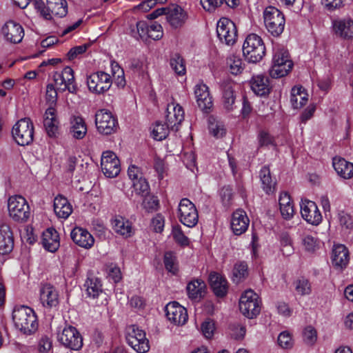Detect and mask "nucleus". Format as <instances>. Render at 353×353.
I'll return each mask as SVG.
<instances>
[{
	"mask_svg": "<svg viewBox=\"0 0 353 353\" xmlns=\"http://www.w3.org/2000/svg\"><path fill=\"white\" fill-rule=\"evenodd\" d=\"M265 52V45L261 37L256 34H250L247 36L243 45V54L248 62L260 61Z\"/></svg>",
	"mask_w": 353,
	"mask_h": 353,
	"instance_id": "obj_1",
	"label": "nucleus"
},
{
	"mask_svg": "<svg viewBox=\"0 0 353 353\" xmlns=\"http://www.w3.org/2000/svg\"><path fill=\"white\" fill-rule=\"evenodd\" d=\"M263 21L268 32L273 37L280 36L285 28L284 14L276 8L268 6L263 11Z\"/></svg>",
	"mask_w": 353,
	"mask_h": 353,
	"instance_id": "obj_2",
	"label": "nucleus"
},
{
	"mask_svg": "<svg viewBox=\"0 0 353 353\" xmlns=\"http://www.w3.org/2000/svg\"><path fill=\"white\" fill-rule=\"evenodd\" d=\"M273 50L272 62L269 73L272 78H281L288 74L292 70L293 63L287 50L279 48H274Z\"/></svg>",
	"mask_w": 353,
	"mask_h": 353,
	"instance_id": "obj_3",
	"label": "nucleus"
},
{
	"mask_svg": "<svg viewBox=\"0 0 353 353\" xmlns=\"http://www.w3.org/2000/svg\"><path fill=\"white\" fill-rule=\"evenodd\" d=\"M239 306L243 316L248 319H253L259 314L261 302L256 292L252 290H247L241 294Z\"/></svg>",
	"mask_w": 353,
	"mask_h": 353,
	"instance_id": "obj_4",
	"label": "nucleus"
},
{
	"mask_svg": "<svg viewBox=\"0 0 353 353\" xmlns=\"http://www.w3.org/2000/svg\"><path fill=\"white\" fill-rule=\"evenodd\" d=\"M128 344L137 353H146L150 350L149 341L145 332L137 325H130L126 331Z\"/></svg>",
	"mask_w": 353,
	"mask_h": 353,
	"instance_id": "obj_5",
	"label": "nucleus"
},
{
	"mask_svg": "<svg viewBox=\"0 0 353 353\" xmlns=\"http://www.w3.org/2000/svg\"><path fill=\"white\" fill-rule=\"evenodd\" d=\"M57 340L71 350H79L83 346V338L76 327L65 325L57 332Z\"/></svg>",
	"mask_w": 353,
	"mask_h": 353,
	"instance_id": "obj_6",
	"label": "nucleus"
},
{
	"mask_svg": "<svg viewBox=\"0 0 353 353\" xmlns=\"http://www.w3.org/2000/svg\"><path fill=\"white\" fill-rule=\"evenodd\" d=\"M112 84V79L111 76L103 71L94 72L87 78L88 89L94 94H103L110 90Z\"/></svg>",
	"mask_w": 353,
	"mask_h": 353,
	"instance_id": "obj_7",
	"label": "nucleus"
},
{
	"mask_svg": "<svg viewBox=\"0 0 353 353\" xmlns=\"http://www.w3.org/2000/svg\"><path fill=\"white\" fill-rule=\"evenodd\" d=\"M178 216L181 223L188 228L196 225L199 214L194 204L188 199H182L178 207Z\"/></svg>",
	"mask_w": 353,
	"mask_h": 353,
	"instance_id": "obj_8",
	"label": "nucleus"
},
{
	"mask_svg": "<svg viewBox=\"0 0 353 353\" xmlns=\"http://www.w3.org/2000/svg\"><path fill=\"white\" fill-rule=\"evenodd\" d=\"M53 80L59 91L68 90L70 92L74 93L77 90L74 71L70 67H65L62 71L54 72Z\"/></svg>",
	"mask_w": 353,
	"mask_h": 353,
	"instance_id": "obj_9",
	"label": "nucleus"
},
{
	"mask_svg": "<svg viewBox=\"0 0 353 353\" xmlns=\"http://www.w3.org/2000/svg\"><path fill=\"white\" fill-rule=\"evenodd\" d=\"M217 36L222 43L228 46L233 45L237 38L235 24L228 18H221L217 23Z\"/></svg>",
	"mask_w": 353,
	"mask_h": 353,
	"instance_id": "obj_10",
	"label": "nucleus"
},
{
	"mask_svg": "<svg viewBox=\"0 0 353 353\" xmlns=\"http://www.w3.org/2000/svg\"><path fill=\"white\" fill-rule=\"evenodd\" d=\"M95 124L99 133L108 135L114 132L117 128V120L112 114L102 109L95 114Z\"/></svg>",
	"mask_w": 353,
	"mask_h": 353,
	"instance_id": "obj_11",
	"label": "nucleus"
},
{
	"mask_svg": "<svg viewBox=\"0 0 353 353\" xmlns=\"http://www.w3.org/2000/svg\"><path fill=\"white\" fill-rule=\"evenodd\" d=\"M101 167L104 175L108 178L116 177L121 171L119 159L113 152L110 150L103 152Z\"/></svg>",
	"mask_w": 353,
	"mask_h": 353,
	"instance_id": "obj_12",
	"label": "nucleus"
},
{
	"mask_svg": "<svg viewBox=\"0 0 353 353\" xmlns=\"http://www.w3.org/2000/svg\"><path fill=\"white\" fill-rule=\"evenodd\" d=\"M300 207L301 216L308 223L318 225L321 222L322 215L314 201L302 200Z\"/></svg>",
	"mask_w": 353,
	"mask_h": 353,
	"instance_id": "obj_13",
	"label": "nucleus"
},
{
	"mask_svg": "<svg viewBox=\"0 0 353 353\" xmlns=\"http://www.w3.org/2000/svg\"><path fill=\"white\" fill-rule=\"evenodd\" d=\"M165 312L167 319L174 325H183L188 320L186 309L176 301L168 303Z\"/></svg>",
	"mask_w": 353,
	"mask_h": 353,
	"instance_id": "obj_14",
	"label": "nucleus"
},
{
	"mask_svg": "<svg viewBox=\"0 0 353 353\" xmlns=\"http://www.w3.org/2000/svg\"><path fill=\"white\" fill-rule=\"evenodd\" d=\"M165 118L170 130L177 131L179 126L184 119V110L182 106L175 102L168 103Z\"/></svg>",
	"mask_w": 353,
	"mask_h": 353,
	"instance_id": "obj_15",
	"label": "nucleus"
},
{
	"mask_svg": "<svg viewBox=\"0 0 353 353\" xmlns=\"http://www.w3.org/2000/svg\"><path fill=\"white\" fill-rule=\"evenodd\" d=\"M194 93L199 108L203 112H208L213 105L208 87L203 82L198 83L194 86Z\"/></svg>",
	"mask_w": 353,
	"mask_h": 353,
	"instance_id": "obj_16",
	"label": "nucleus"
},
{
	"mask_svg": "<svg viewBox=\"0 0 353 353\" xmlns=\"http://www.w3.org/2000/svg\"><path fill=\"white\" fill-rule=\"evenodd\" d=\"M333 33L343 39L353 38V19L350 18L336 19L332 21Z\"/></svg>",
	"mask_w": 353,
	"mask_h": 353,
	"instance_id": "obj_17",
	"label": "nucleus"
},
{
	"mask_svg": "<svg viewBox=\"0 0 353 353\" xmlns=\"http://www.w3.org/2000/svg\"><path fill=\"white\" fill-rule=\"evenodd\" d=\"M73 242L78 246L89 250L94 245V239L93 236L83 228L76 227L70 233Z\"/></svg>",
	"mask_w": 353,
	"mask_h": 353,
	"instance_id": "obj_18",
	"label": "nucleus"
},
{
	"mask_svg": "<svg viewBox=\"0 0 353 353\" xmlns=\"http://www.w3.org/2000/svg\"><path fill=\"white\" fill-rule=\"evenodd\" d=\"M250 223V219L246 212L238 209L234 211L231 219V229L235 235H241L246 232Z\"/></svg>",
	"mask_w": 353,
	"mask_h": 353,
	"instance_id": "obj_19",
	"label": "nucleus"
},
{
	"mask_svg": "<svg viewBox=\"0 0 353 353\" xmlns=\"http://www.w3.org/2000/svg\"><path fill=\"white\" fill-rule=\"evenodd\" d=\"M111 225L114 232L125 239L131 237L134 234L132 223L121 216H115L112 218Z\"/></svg>",
	"mask_w": 353,
	"mask_h": 353,
	"instance_id": "obj_20",
	"label": "nucleus"
},
{
	"mask_svg": "<svg viewBox=\"0 0 353 353\" xmlns=\"http://www.w3.org/2000/svg\"><path fill=\"white\" fill-rule=\"evenodd\" d=\"M1 32L4 38L13 43H19L22 41V26L20 23L14 21H7L1 28Z\"/></svg>",
	"mask_w": 353,
	"mask_h": 353,
	"instance_id": "obj_21",
	"label": "nucleus"
},
{
	"mask_svg": "<svg viewBox=\"0 0 353 353\" xmlns=\"http://www.w3.org/2000/svg\"><path fill=\"white\" fill-rule=\"evenodd\" d=\"M40 300L46 307H54L59 304V294L50 284H44L40 289Z\"/></svg>",
	"mask_w": 353,
	"mask_h": 353,
	"instance_id": "obj_22",
	"label": "nucleus"
},
{
	"mask_svg": "<svg viewBox=\"0 0 353 353\" xmlns=\"http://www.w3.org/2000/svg\"><path fill=\"white\" fill-rule=\"evenodd\" d=\"M43 125L50 137H57L59 134V120L54 107H49L43 116Z\"/></svg>",
	"mask_w": 353,
	"mask_h": 353,
	"instance_id": "obj_23",
	"label": "nucleus"
},
{
	"mask_svg": "<svg viewBox=\"0 0 353 353\" xmlns=\"http://www.w3.org/2000/svg\"><path fill=\"white\" fill-rule=\"evenodd\" d=\"M23 334L32 335L36 333L39 328L38 317L33 309L23 305Z\"/></svg>",
	"mask_w": 353,
	"mask_h": 353,
	"instance_id": "obj_24",
	"label": "nucleus"
},
{
	"mask_svg": "<svg viewBox=\"0 0 353 353\" xmlns=\"http://www.w3.org/2000/svg\"><path fill=\"white\" fill-rule=\"evenodd\" d=\"M166 19L173 28L181 27L187 19L186 12L183 9L177 5L167 8Z\"/></svg>",
	"mask_w": 353,
	"mask_h": 353,
	"instance_id": "obj_25",
	"label": "nucleus"
},
{
	"mask_svg": "<svg viewBox=\"0 0 353 353\" xmlns=\"http://www.w3.org/2000/svg\"><path fill=\"white\" fill-rule=\"evenodd\" d=\"M42 245L47 251L55 252L60 246V239L57 231L53 228H48L43 232Z\"/></svg>",
	"mask_w": 353,
	"mask_h": 353,
	"instance_id": "obj_26",
	"label": "nucleus"
},
{
	"mask_svg": "<svg viewBox=\"0 0 353 353\" xmlns=\"http://www.w3.org/2000/svg\"><path fill=\"white\" fill-rule=\"evenodd\" d=\"M210 286L216 296L223 297L228 290V283L226 279L216 272H212L209 276Z\"/></svg>",
	"mask_w": 353,
	"mask_h": 353,
	"instance_id": "obj_27",
	"label": "nucleus"
},
{
	"mask_svg": "<svg viewBox=\"0 0 353 353\" xmlns=\"http://www.w3.org/2000/svg\"><path fill=\"white\" fill-rule=\"evenodd\" d=\"M332 265L340 269L345 268L349 262V252L342 244L335 245L332 254Z\"/></svg>",
	"mask_w": 353,
	"mask_h": 353,
	"instance_id": "obj_28",
	"label": "nucleus"
},
{
	"mask_svg": "<svg viewBox=\"0 0 353 353\" xmlns=\"http://www.w3.org/2000/svg\"><path fill=\"white\" fill-rule=\"evenodd\" d=\"M14 247L12 233L6 224L0 225V254L10 253Z\"/></svg>",
	"mask_w": 353,
	"mask_h": 353,
	"instance_id": "obj_29",
	"label": "nucleus"
},
{
	"mask_svg": "<svg viewBox=\"0 0 353 353\" xmlns=\"http://www.w3.org/2000/svg\"><path fill=\"white\" fill-rule=\"evenodd\" d=\"M234 83L230 80L223 81L221 83L222 103L227 111H231L234 109L236 98L234 94Z\"/></svg>",
	"mask_w": 353,
	"mask_h": 353,
	"instance_id": "obj_30",
	"label": "nucleus"
},
{
	"mask_svg": "<svg viewBox=\"0 0 353 353\" xmlns=\"http://www.w3.org/2000/svg\"><path fill=\"white\" fill-rule=\"evenodd\" d=\"M332 165L341 178L349 179L353 176V163L347 161L345 159L340 157H334Z\"/></svg>",
	"mask_w": 353,
	"mask_h": 353,
	"instance_id": "obj_31",
	"label": "nucleus"
},
{
	"mask_svg": "<svg viewBox=\"0 0 353 353\" xmlns=\"http://www.w3.org/2000/svg\"><path fill=\"white\" fill-rule=\"evenodd\" d=\"M252 90L258 96H265L270 90L268 77L259 74L254 76L250 81Z\"/></svg>",
	"mask_w": 353,
	"mask_h": 353,
	"instance_id": "obj_32",
	"label": "nucleus"
},
{
	"mask_svg": "<svg viewBox=\"0 0 353 353\" xmlns=\"http://www.w3.org/2000/svg\"><path fill=\"white\" fill-rule=\"evenodd\" d=\"M54 211L59 218L67 219L72 212V208L68 199L59 195L54 200Z\"/></svg>",
	"mask_w": 353,
	"mask_h": 353,
	"instance_id": "obj_33",
	"label": "nucleus"
},
{
	"mask_svg": "<svg viewBox=\"0 0 353 353\" xmlns=\"http://www.w3.org/2000/svg\"><path fill=\"white\" fill-rule=\"evenodd\" d=\"M308 101V94L301 85H295L292 88L290 103L294 109H300Z\"/></svg>",
	"mask_w": 353,
	"mask_h": 353,
	"instance_id": "obj_34",
	"label": "nucleus"
},
{
	"mask_svg": "<svg viewBox=\"0 0 353 353\" xmlns=\"http://www.w3.org/2000/svg\"><path fill=\"white\" fill-rule=\"evenodd\" d=\"M22 196L14 195L9 198L8 209L9 216L14 221L19 222L22 220Z\"/></svg>",
	"mask_w": 353,
	"mask_h": 353,
	"instance_id": "obj_35",
	"label": "nucleus"
},
{
	"mask_svg": "<svg viewBox=\"0 0 353 353\" xmlns=\"http://www.w3.org/2000/svg\"><path fill=\"white\" fill-rule=\"evenodd\" d=\"M87 125L84 119L79 116H73L70 119V132L76 139H82L87 134Z\"/></svg>",
	"mask_w": 353,
	"mask_h": 353,
	"instance_id": "obj_36",
	"label": "nucleus"
},
{
	"mask_svg": "<svg viewBox=\"0 0 353 353\" xmlns=\"http://www.w3.org/2000/svg\"><path fill=\"white\" fill-rule=\"evenodd\" d=\"M279 202L282 217L286 220L292 219L294 214V210L290 195L285 192H281Z\"/></svg>",
	"mask_w": 353,
	"mask_h": 353,
	"instance_id": "obj_37",
	"label": "nucleus"
},
{
	"mask_svg": "<svg viewBox=\"0 0 353 353\" xmlns=\"http://www.w3.org/2000/svg\"><path fill=\"white\" fill-rule=\"evenodd\" d=\"M205 284L199 279L190 281L187 285V292L191 299H199L205 294Z\"/></svg>",
	"mask_w": 353,
	"mask_h": 353,
	"instance_id": "obj_38",
	"label": "nucleus"
},
{
	"mask_svg": "<svg viewBox=\"0 0 353 353\" xmlns=\"http://www.w3.org/2000/svg\"><path fill=\"white\" fill-rule=\"evenodd\" d=\"M85 287L86 288L87 295L93 299L97 298L103 292L101 281L95 276L88 277L85 281Z\"/></svg>",
	"mask_w": 353,
	"mask_h": 353,
	"instance_id": "obj_39",
	"label": "nucleus"
},
{
	"mask_svg": "<svg viewBox=\"0 0 353 353\" xmlns=\"http://www.w3.org/2000/svg\"><path fill=\"white\" fill-rule=\"evenodd\" d=\"M112 83L118 87L123 88L125 85L124 71L120 65L114 61L110 63Z\"/></svg>",
	"mask_w": 353,
	"mask_h": 353,
	"instance_id": "obj_40",
	"label": "nucleus"
},
{
	"mask_svg": "<svg viewBox=\"0 0 353 353\" xmlns=\"http://www.w3.org/2000/svg\"><path fill=\"white\" fill-rule=\"evenodd\" d=\"M260 178L263 190L270 194L274 190L275 182L272 179L269 168L264 166L260 171Z\"/></svg>",
	"mask_w": 353,
	"mask_h": 353,
	"instance_id": "obj_41",
	"label": "nucleus"
},
{
	"mask_svg": "<svg viewBox=\"0 0 353 353\" xmlns=\"http://www.w3.org/2000/svg\"><path fill=\"white\" fill-rule=\"evenodd\" d=\"M170 130V128L168 126V123L164 124L157 121L152 127L151 134L154 139L162 141L168 137Z\"/></svg>",
	"mask_w": 353,
	"mask_h": 353,
	"instance_id": "obj_42",
	"label": "nucleus"
},
{
	"mask_svg": "<svg viewBox=\"0 0 353 353\" xmlns=\"http://www.w3.org/2000/svg\"><path fill=\"white\" fill-rule=\"evenodd\" d=\"M47 5L51 8L55 16L63 17L68 12V6L65 0H47Z\"/></svg>",
	"mask_w": 353,
	"mask_h": 353,
	"instance_id": "obj_43",
	"label": "nucleus"
},
{
	"mask_svg": "<svg viewBox=\"0 0 353 353\" xmlns=\"http://www.w3.org/2000/svg\"><path fill=\"white\" fill-rule=\"evenodd\" d=\"M227 65L232 74L237 75L243 70V63L239 56L230 54L227 59Z\"/></svg>",
	"mask_w": 353,
	"mask_h": 353,
	"instance_id": "obj_44",
	"label": "nucleus"
},
{
	"mask_svg": "<svg viewBox=\"0 0 353 353\" xmlns=\"http://www.w3.org/2000/svg\"><path fill=\"white\" fill-rule=\"evenodd\" d=\"M30 6H32L33 8L37 10V12L45 20H51L52 19V16L54 15L51 8H49V6H46L43 1L41 0H34V2L31 3Z\"/></svg>",
	"mask_w": 353,
	"mask_h": 353,
	"instance_id": "obj_45",
	"label": "nucleus"
},
{
	"mask_svg": "<svg viewBox=\"0 0 353 353\" xmlns=\"http://www.w3.org/2000/svg\"><path fill=\"white\" fill-rule=\"evenodd\" d=\"M132 187L135 193L141 196H148L150 193V185L143 176L133 181Z\"/></svg>",
	"mask_w": 353,
	"mask_h": 353,
	"instance_id": "obj_46",
	"label": "nucleus"
},
{
	"mask_svg": "<svg viewBox=\"0 0 353 353\" xmlns=\"http://www.w3.org/2000/svg\"><path fill=\"white\" fill-rule=\"evenodd\" d=\"M294 285L296 293L299 295H308L312 292V287L310 281L304 277L298 279L294 281Z\"/></svg>",
	"mask_w": 353,
	"mask_h": 353,
	"instance_id": "obj_47",
	"label": "nucleus"
},
{
	"mask_svg": "<svg viewBox=\"0 0 353 353\" xmlns=\"http://www.w3.org/2000/svg\"><path fill=\"white\" fill-rule=\"evenodd\" d=\"M170 66L178 75H183L185 73V65L183 59L179 54H174L170 58Z\"/></svg>",
	"mask_w": 353,
	"mask_h": 353,
	"instance_id": "obj_48",
	"label": "nucleus"
},
{
	"mask_svg": "<svg viewBox=\"0 0 353 353\" xmlns=\"http://www.w3.org/2000/svg\"><path fill=\"white\" fill-rule=\"evenodd\" d=\"M208 126L210 134L216 138H221L225 134V130L223 123L216 121L214 118L209 119Z\"/></svg>",
	"mask_w": 353,
	"mask_h": 353,
	"instance_id": "obj_49",
	"label": "nucleus"
},
{
	"mask_svg": "<svg viewBox=\"0 0 353 353\" xmlns=\"http://www.w3.org/2000/svg\"><path fill=\"white\" fill-rule=\"evenodd\" d=\"M164 264L166 270L176 274L178 271V263L175 254L172 252H168L164 255Z\"/></svg>",
	"mask_w": 353,
	"mask_h": 353,
	"instance_id": "obj_50",
	"label": "nucleus"
},
{
	"mask_svg": "<svg viewBox=\"0 0 353 353\" xmlns=\"http://www.w3.org/2000/svg\"><path fill=\"white\" fill-rule=\"evenodd\" d=\"M172 236L174 241L182 246H186L189 244L188 238L184 234L179 225L172 226Z\"/></svg>",
	"mask_w": 353,
	"mask_h": 353,
	"instance_id": "obj_51",
	"label": "nucleus"
},
{
	"mask_svg": "<svg viewBox=\"0 0 353 353\" xmlns=\"http://www.w3.org/2000/svg\"><path fill=\"white\" fill-rule=\"evenodd\" d=\"M248 275V266L245 263L241 262L236 263L233 269V280L239 283L241 279L245 278Z\"/></svg>",
	"mask_w": 353,
	"mask_h": 353,
	"instance_id": "obj_52",
	"label": "nucleus"
},
{
	"mask_svg": "<svg viewBox=\"0 0 353 353\" xmlns=\"http://www.w3.org/2000/svg\"><path fill=\"white\" fill-rule=\"evenodd\" d=\"M38 351L40 353H48L52 348V341L47 335H42L38 341Z\"/></svg>",
	"mask_w": 353,
	"mask_h": 353,
	"instance_id": "obj_53",
	"label": "nucleus"
},
{
	"mask_svg": "<svg viewBox=\"0 0 353 353\" xmlns=\"http://www.w3.org/2000/svg\"><path fill=\"white\" fill-rule=\"evenodd\" d=\"M163 28L161 24L154 22L149 26L147 36L154 40H159L163 37Z\"/></svg>",
	"mask_w": 353,
	"mask_h": 353,
	"instance_id": "obj_54",
	"label": "nucleus"
},
{
	"mask_svg": "<svg viewBox=\"0 0 353 353\" xmlns=\"http://www.w3.org/2000/svg\"><path fill=\"white\" fill-rule=\"evenodd\" d=\"M143 201V207L148 212L157 210L159 205V202L157 196H146Z\"/></svg>",
	"mask_w": 353,
	"mask_h": 353,
	"instance_id": "obj_55",
	"label": "nucleus"
},
{
	"mask_svg": "<svg viewBox=\"0 0 353 353\" xmlns=\"http://www.w3.org/2000/svg\"><path fill=\"white\" fill-rule=\"evenodd\" d=\"M21 121L22 119L18 120L11 130L12 139L18 145H22Z\"/></svg>",
	"mask_w": 353,
	"mask_h": 353,
	"instance_id": "obj_56",
	"label": "nucleus"
},
{
	"mask_svg": "<svg viewBox=\"0 0 353 353\" xmlns=\"http://www.w3.org/2000/svg\"><path fill=\"white\" fill-rule=\"evenodd\" d=\"M277 341L279 345L285 349L290 348L293 345L292 336L287 331L280 333L278 336Z\"/></svg>",
	"mask_w": 353,
	"mask_h": 353,
	"instance_id": "obj_57",
	"label": "nucleus"
},
{
	"mask_svg": "<svg viewBox=\"0 0 353 353\" xmlns=\"http://www.w3.org/2000/svg\"><path fill=\"white\" fill-rule=\"evenodd\" d=\"M151 228L155 232L161 233L165 226V218L161 214H157L151 220Z\"/></svg>",
	"mask_w": 353,
	"mask_h": 353,
	"instance_id": "obj_58",
	"label": "nucleus"
},
{
	"mask_svg": "<svg viewBox=\"0 0 353 353\" xmlns=\"http://www.w3.org/2000/svg\"><path fill=\"white\" fill-rule=\"evenodd\" d=\"M46 100L50 107H53L57 103V91L53 84L50 83L46 87Z\"/></svg>",
	"mask_w": 353,
	"mask_h": 353,
	"instance_id": "obj_59",
	"label": "nucleus"
},
{
	"mask_svg": "<svg viewBox=\"0 0 353 353\" xmlns=\"http://www.w3.org/2000/svg\"><path fill=\"white\" fill-rule=\"evenodd\" d=\"M107 274L109 279L114 283H117L121 279L120 268L114 264H110L107 268Z\"/></svg>",
	"mask_w": 353,
	"mask_h": 353,
	"instance_id": "obj_60",
	"label": "nucleus"
},
{
	"mask_svg": "<svg viewBox=\"0 0 353 353\" xmlns=\"http://www.w3.org/2000/svg\"><path fill=\"white\" fill-rule=\"evenodd\" d=\"M317 339L316 331L312 326H307L303 331V340L308 345H313Z\"/></svg>",
	"mask_w": 353,
	"mask_h": 353,
	"instance_id": "obj_61",
	"label": "nucleus"
},
{
	"mask_svg": "<svg viewBox=\"0 0 353 353\" xmlns=\"http://www.w3.org/2000/svg\"><path fill=\"white\" fill-rule=\"evenodd\" d=\"M22 305H17L14 306L12 310V319L14 323V325L16 329H18L19 331L22 330V323H21V311Z\"/></svg>",
	"mask_w": 353,
	"mask_h": 353,
	"instance_id": "obj_62",
	"label": "nucleus"
},
{
	"mask_svg": "<svg viewBox=\"0 0 353 353\" xmlns=\"http://www.w3.org/2000/svg\"><path fill=\"white\" fill-rule=\"evenodd\" d=\"M303 245L307 252H314L318 248V242L316 239L312 236H305L302 241Z\"/></svg>",
	"mask_w": 353,
	"mask_h": 353,
	"instance_id": "obj_63",
	"label": "nucleus"
},
{
	"mask_svg": "<svg viewBox=\"0 0 353 353\" xmlns=\"http://www.w3.org/2000/svg\"><path fill=\"white\" fill-rule=\"evenodd\" d=\"M338 220L340 225L345 228H350L353 225L352 217L344 211L339 212Z\"/></svg>",
	"mask_w": 353,
	"mask_h": 353,
	"instance_id": "obj_64",
	"label": "nucleus"
}]
</instances>
